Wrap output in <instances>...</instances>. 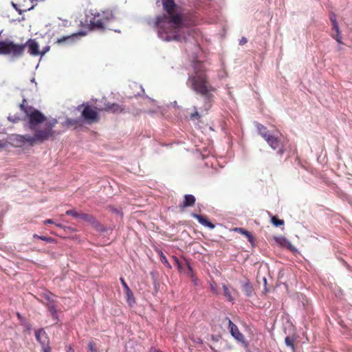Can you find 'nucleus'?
<instances>
[{"instance_id": "f257e3e1", "label": "nucleus", "mask_w": 352, "mask_h": 352, "mask_svg": "<svg viewBox=\"0 0 352 352\" xmlns=\"http://www.w3.org/2000/svg\"><path fill=\"white\" fill-rule=\"evenodd\" d=\"M164 10L167 15L162 14L156 17L155 28L158 29L160 38L165 41H186L190 36L189 27L193 24L192 20L176 10L177 6L174 0H162Z\"/></svg>"}, {"instance_id": "f03ea898", "label": "nucleus", "mask_w": 352, "mask_h": 352, "mask_svg": "<svg viewBox=\"0 0 352 352\" xmlns=\"http://www.w3.org/2000/svg\"><path fill=\"white\" fill-rule=\"evenodd\" d=\"M20 109L24 112L28 120L30 129L34 132L33 135H19L20 141L32 146L55 138L56 131L54 128L58 123L56 119H47L40 111L29 105L25 99H23L20 104Z\"/></svg>"}, {"instance_id": "7ed1b4c3", "label": "nucleus", "mask_w": 352, "mask_h": 352, "mask_svg": "<svg viewBox=\"0 0 352 352\" xmlns=\"http://www.w3.org/2000/svg\"><path fill=\"white\" fill-rule=\"evenodd\" d=\"M193 72L189 74L186 85L196 94L203 97L204 111H208L214 101V94L217 88L212 85L208 76V69L200 61H195L192 64Z\"/></svg>"}, {"instance_id": "20e7f679", "label": "nucleus", "mask_w": 352, "mask_h": 352, "mask_svg": "<svg viewBox=\"0 0 352 352\" xmlns=\"http://www.w3.org/2000/svg\"><path fill=\"white\" fill-rule=\"evenodd\" d=\"M25 50V45L15 43L10 40L0 41V55L21 57Z\"/></svg>"}, {"instance_id": "39448f33", "label": "nucleus", "mask_w": 352, "mask_h": 352, "mask_svg": "<svg viewBox=\"0 0 352 352\" xmlns=\"http://www.w3.org/2000/svg\"><path fill=\"white\" fill-rule=\"evenodd\" d=\"M113 19V14L112 12L103 11L91 14V17L89 19L90 29L103 30Z\"/></svg>"}, {"instance_id": "423d86ee", "label": "nucleus", "mask_w": 352, "mask_h": 352, "mask_svg": "<svg viewBox=\"0 0 352 352\" xmlns=\"http://www.w3.org/2000/svg\"><path fill=\"white\" fill-rule=\"evenodd\" d=\"M80 109H82L81 117L87 123L93 124L99 121L100 117L96 107H92L88 103H83L77 107V110L80 111Z\"/></svg>"}, {"instance_id": "0eeeda50", "label": "nucleus", "mask_w": 352, "mask_h": 352, "mask_svg": "<svg viewBox=\"0 0 352 352\" xmlns=\"http://www.w3.org/2000/svg\"><path fill=\"white\" fill-rule=\"evenodd\" d=\"M265 140L273 150H277L278 155H283L285 151V141L279 132L270 133Z\"/></svg>"}, {"instance_id": "6e6552de", "label": "nucleus", "mask_w": 352, "mask_h": 352, "mask_svg": "<svg viewBox=\"0 0 352 352\" xmlns=\"http://www.w3.org/2000/svg\"><path fill=\"white\" fill-rule=\"evenodd\" d=\"M65 214L67 215L72 216L74 218L80 219L83 221L88 222L91 224H94L96 221L94 216L82 212H77L76 210H67Z\"/></svg>"}, {"instance_id": "1a4fd4ad", "label": "nucleus", "mask_w": 352, "mask_h": 352, "mask_svg": "<svg viewBox=\"0 0 352 352\" xmlns=\"http://www.w3.org/2000/svg\"><path fill=\"white\" fill-rule=\"evenodd\" d=\"M227 319L228 320V328L232 336L238 342L244 343L245 337L243 334L241 333L237 326L230 319L228 318Z\"/></svg>"}, {"instance_id": "9d476101", "label": "nucleus", "mask_w": 352, "mask_h": 352, "mask_svg": "<svg viewBox=\"0 0 352 352\" xmlns=\"http://www.w3.org/2000/svg\"><path fill=\"white\" fill-rule=\"evenodd\" d=\"M23 45H25V47H28V52L30 55L37 56L41 54V51H39V45L34 39H28Z\"/></svg>"}, {"instance_id": "9b49d317", "label": "nucleus", "mask_w": 352, "mask_h": 352, "mask_svg": "<svg viewBox=\"0 0 352 352\" xmlns=\"http://www.w3.org/2000/svg\"><path fill=\"white\" fill-rule=\"evenodd\" d=\"M36 339L41 344V345H47L50 343L49 338L46 332L43 329H38L35 333Z\"/></svg>"}, {"instance_id": "f8f14e48", "label": "nucleus", "mask_w": 352, "mask_h": 352, "mask_svg": "<svg viewBox=\"0 0 352 352\" xmlns=\"http://www.w3.org/2000/svg\"><path fill=\"white\" fill-rule=\"evenodd\" d=\"M195 201L196 199L192 195H186L183 202L179 204V207L181 210H184L187 207L194 206Z\"/></svg>"}, {"instance_id": "ddd939ff", "label": "nucleus", "mask_w": 352, "mask_h": 352, "mask_svg": "<svg viewBox=\"0 0 352 352\" xmlns=\"http://www.w3.org/2000/svg\"><path fill=\"white\" fill-rule=\"evenodd\" d=\"M101 110L113 113H120L124 111V108L118 104L112 103L105 104L104 107Z\"/></svg>"}, {"instance_id": "4468645a", "label": "nucleus", "mask_w": 352, "mask_h": 352, "mask_svg": "<svg viewBox=\"0 0 352 352\" xmlns=\"http://www.w3.org/2000/svg\"><path fill=\"white\" fill-rule=\"evenodd\" d=\"M192 216L195 218L196 219H197V221H199V223H201V225L206 226V227H208L210 229H213L214 228V225L211 223L210 221H208V219L202 216V215H200V214H192Z\"/></svg>"}, {"instance_id": "2eb2a0df", "label": "nucleus", "mask_w": 352, "mask_h": 352, "mask_svg": "<svg viewBox=\"0 0 352 352\" xmlns=\"http://www.w3.org/2000/svg\"><path fill=\"white\" fill-rule=\"evenodd\" d=\"M233 230L237 233H239L245 236L250 243H253L254 237H253L252 233L250 232L249 231L245 230L243 228H234L233 229Z\"/></svg>"}, {"instance_id": "dca6fc26", "label": "nucleus", "mask_w": 352, "mask_h": 352, "mask_svg": "<svg viewBox=\"0 0 352 352\" xmlns=\"http://www.w3.org/2000/svg\"><path fill=\"white\" fill-rule=\"evenodd\" d=\"M126 300L130 307H133L135 304V298L131 289L124 291Z\"/></svg>"}, {"instance_id": "f3484780", "label": "nucleus", "mask_w": 352, "mask_h": 352, "mask_svg": "<svg viewBox=\"0 0 352 352\" xmlns=\"http://www.w3.org/2000/svg\"><path fill=\"white\" fill-rule=\"evenodd\" d=\"M256 129L258 134L265 140L271 133L264 125L258 123L256 124Z\"/></svg>"}, {"instance_id": "a211bd4d", "label": "nucleus", "mask_w": 352, "mask_h": 352, "mask_svg": "<svg viewBox=\"0 0 352 352\" xmlns=\"http://www.w3.org/2000/svg\"><path fill=\"white\" fill-rule=\"evenodd\" d=\"M76 36V34H73L69 35V36H64L61 38H58L56 43L61 45L63 43H67L72 42L74 41V38Z\"/></svg>"}, {"instance_id": "6ab92c4d", "label": "nucleus", "mask_w": 352, "mask_h": 352, "mask_svg": "<svg viewBox=\"0 0 352 352\" xmlns=\"http://www.w3.org/2000/svg\"><path fill=\"white\" fill-rule=\"evenodd\" d=\"M222 287L223 289V294L227 300L229 302H233L234 300V298L232 294L231 289L225 284L223 285Z\"/></svg>"}, {"instance_id": "aec40b11", "label": "nucleus", "mask_w": 352, "mask_h": 352, "mask_svg": "<svg viewBox=\"0 0 352 352\" xmlns=\"http://www.w3.org/2000/svg\"><path fill=\"white\" fill-rule=\"evenodd\" d=\"M242 289L247 296H252L253 295L254 289L252 285L249 282H247L243 285Z\"/></svg>"}, {"instance_id": "412c9836", "label": "nucleus", "mask_w": 352, "mask_h": 352, "mask_svg": "<svg viewBox=\"0 0 352 352\" xmlns=\"http://www.w3.org/2000/svg\"><path fill=\"white\" fill-rule=\"evenodd\" d=\"M332 29L336 32V34H332L331 36L334 39H336L338 43L342 44V36H341V32L340 30L339 26H337V28H332Z\"/></svg>"}, {"instance_id": "4be33fe9", "label": "nucleus", "mask_w": 352, "mask_h": 352, "mask_svg": "<svg viewBox=\"0 0 352 352\" xmlns=\"http://www.w3.org/2000/svg\"><path fill=\"white\" fill-rule=\"evenodd\" d=\"M65 122L68 126H73L75 128L81 125L80 120L78 119L67 118Z\"/></svg>"}, {"instance_id": "5701e85b", "label": "nucleus", "mask_w": 352, "mask_h": 352, "mask_svg": "<svg viewBox=\"0 0 352 352\" xmlns=\"http://www.w3.org/2000/svg\"><path fill=\"white\" fill-rule=\"evenodd\" d=\"M294 342H295V339L292 337H290V336H287L285 339V344L292 348V349L293 350V351H295V346H294Z\"/></svg>"}, {"instance_id": "b1692460", "label": "nucleus", "mask_w": 352, "mask_h": 352, "mask_svg": "<svg viewBox=\"0 0 352 352\" xmlns=\"http://www.w3.org/2000/svg\"><path fill=\"white\" fill-rule=\"evenodd\" d=\"M33 237L34 239H39L41 240H43V241H45L47 243H54L56 242V240L55 239L52 238V237H48V236H39L36 234H34L33 235Z\"/></svg>"}, {"instance_id": "393cba45", "label": "nucleus", "mask_w": 352, "mask_h": 352, "mask_svg": "<svg viewBox=\"0 0 352 352\" xmlns=\"http://www.w3.org/2000/svg\"><path fill=\"white\" fill-rule=\"evenodd\" d=\"M271 221H272V223L275 226H283L284 224V221L282 220V219H279L276 216H273L271 219Z\"/></svg>"}, {"instance_id": "a878e982", "label": "nucleus", "mask_w": 352, "mask_h": 352, "mask_svg": "<svg viewBox=\"0 0 352 352\" xmlns=\"http://www.w3.org/2000/svg\"><path fill=\"white\" fill-rule=\"evenodd\" d=\"M330 21L332 24V28H337V26H338V22L336 21V16L334 13L331 12L329 16Z\"/></svg>"}, {"instance_id": "bb28decb", "label": "nucleus", "mask_w": 352, "mask_h": 352, "mask_svg": "<svg viewBox=\"0 0 352 352\" xmlns=\"http://www.w3.org/2000/svg\"><path fill=\"white\" fill-rule=\"evenodd\" d=\"M194 109H195V112L192 113L190 115V118L192 120H199L201 116H200L199 113L197 111V108L195 107H194Z\"/></svg>"}, {"instance_id": "cd10ccee", "label": "nucleus", "mask_w": 352, "mask_h": 352, "mask_svg": "<svg viewBox=\"0 0 352 352\" xmlns=\"http://www.w3.org/2000/svg\"><path fill=\"white\" fill-rule=\"evenodd\" d=\"M88 349L91 352H97L96 344L93 341H90L88 344Z\"/></svg>"}, {"instance_id": "c85d7f7f", "label": "nucleus", "mask_w": 352, "mask_h": 352, "mask_svg": "<svg viewBox=\"0 0 352 352\" xmlns=\"http://www.w3.org/2000/svg\"><path fill=\"white\" fill-rule=\"evenodd\" d=\"M120 282H121V283H122V286L124 287V291L128 289H130L129 287L128 286V285L126 284V283L125 282L124 279L122 277H121L120 278Z\"/></svg>"}, {"instance_id": "c756f323", "label": "nucleus", "mask_w": 352, "mask_h": 352, "mask_svg": "<svg viewBox=\"0 0 352 352\" xmlns=\"http://www.w3.org/2000/svg\"><path fill=\"white\" fill-rule=\"evenodd\" d=\"M41 346L43 352H51V347L49 344H47V345H42Z\"/></svg>"}, {"instance_id": "7c9ffc66", "label": "nucleus", "mask_w": 352, "mask_h": 352, "mask_svg": "<svg viewBox=\"0 0 352 352\" xmlns=\"http://www.w3.org/2000/svg\"><path fill=\"white\" fill-rule=\"evenodd\" d=\"M50 311L52 313L53 316L55 317L56 316V310L55 307L54 305H52V306H51L50 307Z\"/></svg>"}, {"instance_id": "2f4dec72", "label": "nucleus", "mask_w": 352, "mask_h": 352, "mask_svg": "<svg viewBox=\"0 0 352 352\" xmlns=\"http://www.w3.org/2000/svg\"><path fill=\"white\" fill-rule=\"evenodd\" d=\"M50 50V47L49 46H46L44 50L41 52V54H39L40 56H43L47 52H48Z\"/></svg>"}, {"instance_id": "473e14b6", "label": "nucleus", "mask_w": 352, "mask_h": 352, "mask_svg": "<svg viewBox=\"0 0 352 352\" xmlns=\"http://www.w3.org/2000/svg\"><path fill=\"white\" fill-rule=\"evenodd\" d=\"M210 289L214 294H217V290L214 285L210 284Z\"/></svg>"}, {"instance_id": "72a5a7b5", "label": "nucleus", "mask_w": 352, "mask_h": 352, "mask_svg": "<svg viewBox=\"0 0 352 352\" xmlns=\"http://www.w3.org/2000/svg\"><path fill=\"white\" fill-rule=\"evenodd\" d=\"M149 352H162V351L155 347H151Z\"/></svg>"}, {"instance_id": "f704fd0d", "label": "nucleus", "mask_w": 352, "mask_h": 352, "mask_svg": "<svg viewBox=\"0 0 352 352\" xmlns=\"http://www.w3.org/2000/svg\"><path fill=\"white\" fill-rule=\"evenodd\" d=\"M247 43V39L245 37H243L240 41V44L243 45Z\"/></svg>"}, {"instance_id": "c9c22d12", "label": "nucleus", "mask_w": 352, "mask_h": 352, "mask_svg": "<svg viewBox=\"0 0 352 352\" xmlns=\"http://www.w3.org/2000/svg\"><path fill=\"white\" fill-rule=\"evenodd\" d=\"M44 223L46 224V223H50V224H52L54 223V221L52 220V219H47L44 221Z\"/></svg>"}, {"instance_id": "e433bc0d", "label": "nucleus", "mask_w": 352, "mask_h": 352, "mask_svg": "<svg viewBox=\"0 0 352 352\" xmlns=\"http://www.w3.org/2000/svg\"><path fill=\"white\" fill-rule=\"evenodd\" d=\"M174 259L176 261V263H177L178 267H180V263H179L178 258L177 257H174Z\"/></svg>"}, {"instance_id": "4c0bfd02", "label": "nucleus", "mask_w": 352, "mask_h": 352, "mask_svg": "<svg viewBox=\"0 0 352 352\" xmlns=\"http://www.w3.org/2000/svg\"><path fill=\"white\" fill-rule=\"evenodd\" d=\"M188 269H189V270H190L191 272H192V268H191V267H190V265H188ZM191 276H192V278H194L193 273H192Z\"/></svg>"}, {"instance_id": "58836bf2", "label": "nucleus", "mask_w": 352, "mask_h": 352, "mask_svg": "<svg viewBox=\"0 0 352 352\" xmlns=\"http://www.w3.org/2000/svg\"><path fill=\"white\" fill-rule=\"evenodd\" d=\"M69 352H74V349L71 346H69Z\"/></svg>"}, {"instance_id": "ea45409f", "label": "nucleus", "mask_w": 352, "mask_h": 352, "mask_svg": "<svg viewBox=\"0 0 352 352\" xmlns=\"http://www.w3.org/2000/svg\"><path fill=\"white\" fill-rule=\"evenodd\" d=\"M56 226L60 227V228L62 227V226L60 224H56Z\"/></svg>"}, {"instance_id": "a19ab883", "label": "nucleus", "mask_w": 352, "mask_h": 352, "mask_svg": "<svg viewBox=\"0 0 352 352\" xmlns=\"http://www.w3.org/2000/svg\"><path fill=\"white\" fill-rule=\"evenodd\" d=\"M193 281L195 282V285H197V283H196V279H193Z\"/></svg>"}, {"instance_id": "79ce46f5", "label": "nucleus", "mask_w": 352, "mask_h": 352, "mask_svg": "<svg viewBox=\"0 0 352 352\" xmlns=\"http://www.w3.org/2000/svg\"><path fill=\"white\" fill-rule=\"evenodd\" d=\"M17 316H18L19 318H20V317H21V316H20L19 313H17Z\"/></svg>"}]
</instances>
